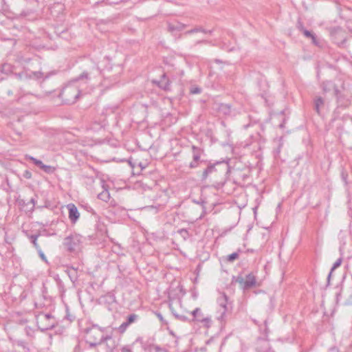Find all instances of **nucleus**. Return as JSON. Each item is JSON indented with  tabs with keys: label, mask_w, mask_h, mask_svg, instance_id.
Instances as JSON below:
<instances>
[{
	"label": "nucleus",
	"mask_w": 352,
	"mask_h": 352,
	"mask_svg": "<svg viewBox=\"0 0 352 352\" xmlns=\"http://www.w3.org/2000/svg\"><path fill=\"white\" fill-rule=\"evenodd\" d=\"M89 73L83 72L78 77L72 80L60 92V96L67 104H74L76 102L81 93L76 85L78 81L83 80L87 83L89 79Z\"/></svg>",
	"instance_id": "f257e3e1"
},
{
	"label": "nucleus",
	"mask_w": 352,
	"mask_h": 352,
	"mask_svg": "<svg viewBox=\"0 0 352 352\" xmlns=\"http://www.w3.org/2000/svg\"><path fill=\"white\" fill-rule=\"evenodd\" d=\"M106 328H100L97 324H93L90 327H87L84 330L85 334V340L89 344L90 348H94L101 344L103 342H107L111 340V336L104 335Z\"/></svg>",
	"instance_id": "f03ea898"
},
{
	"label": "nucleus",
	"mask_w": 352,
	"mask_h": 352,
	"mask_svg": "<svg viewBox=\"0 0 352 352\" xmlns=\"http://www.w3.org/2000/svg\"><path fill=\"white\" fill-rule=\"evenodd\" d=\"M36 321L38 328L41 331L52 329L56 323L54 318L50 314L40 313L36 316Z\"/></svg>",
	"instance_id": "7ed1b4c3"
},
{
	"label": "nucleus",
	"mask_w": 352,
	"mask_h": 352,
	"mask_svg": "<svg viewBox=\"0 0 352 352\" xmlns=\"http://www.w3.org/2000/svg\"><path fill=\"white\" fill-rule=\"evenodd\" d=\"M82 242V236L74 233L64 239L63 245L69 252H75L80 248Z\"/></svg>",
	"instance_id": "20e7f679"
},
{
	"label": "nucleus",
	"mask_w": 352,
	"mask_h": 352,
	"mask_svg": "<svg viewBox=\"0 0 352 352\" xmlns=\"http://www.w3.org/2000/svg\"><path fill=\"white\" fill-rule=\"evenodd\" d=\"M228 296L225 294H221L217 299V303L220 307L219 311V316L217 317L218 320L221 322H223L226 318V313L229 309Z\"/></svg>",
	"instance_id": "39448f33"
},
{
	"label": "nucleus",
	"mask_w": 352,
	"mask_h": 352,
	"mask_svg": "<svg viewBox=\"0 0 352 352\" xmlns=\"http://www.w3.org/2000/svg\"><path fill=\"white\" fill-rule=\"evenodd\" d=\"M335 96L336 97L338 107L346 108L351 105L352 96L348 97L341 94L339 89L336 90Z\"/></svg>",
	"instance_id": "423d86ee"
},
{
	"label": "nucleus",
	"mask_w": 352,
	"mask_h": 352,
	"mask_svg": "<svg viewBox=\"0 0 352 352\" xmlns=\"http://www.w3.org/2000/svg\"><path fill=\"white\" fill-rule=\"evenodd\" d=\"M344 34V32L340 28H335L331 32L333 39L340 47H344L345 44L346 38Z\"/></svg>",
	"instance_id": "0eeeda50"
},
{
	"label": "nucleus",
	"mask_w": 352,
	"mask_h": 352,
	"mask_svg": "<svg viewBox=\"0 0 352 352\" xmlns=\"http://www.w3.org/2000/svg\"><path fill=\"white\" fill-rule=\"evenodd\" d=\"M192 315L194 318V320L201 322L204 324L207 327L210 326L211 319L208 317H204L201 311L199 308H196L195 310L192 311Z\"/></svg>",
	"instance_id": "6e6552de"
},
{
	"label": "nucleus",
	"mask_w": 352,
	"mask_h": 352,
	"mask_svg": "<svg viewBox=\"0 0 352 352\" xmlns=\"http://www.w3.org/2000/svg\"><path fill=\"white\" fill-rule=\"evenodd\" d=\"M69 210V219L72 223H76L80 217V213L77 207L74 204H69L67 206Z\"/></svg>",
	"instance_id": "1a4fd4ad"
},
{
	"label": "nucleus",
	"mask_w": 352,
	"mask_h": 352,
	"mask_svg": "<svg viewBox=\"0 0 352 352\" xmlns=\"http://www.w3.org/2000/svg\"><path fill=\"white\" fill-rule=\"evenodd\" d=\"M219 111L220 113H223L226 116H236L239 113V111H236L232 109L230 104H221L219 107Z\"/></svg>",
	"instance_id": "9d476101"
},
{
	"label": "nucleus",
	"mask_w": 352,
	"mask_h": 352,
	"mask_svg": "<svg viewBox=\"0 0 352 352\" xmlns=\"http://www.w3.org/2000/svg\"><path fill=\"white\" fill-rule=\"evenodd\" d=\"M153 83L157 84L161 89L164 90H169L170 82L166 75L163 74L160 80H153Z\"/></svg>",
	"instance_id": "9b49d317"
},
{
	"label": "nucleus",
	"mask_w": 352,
	"mask_h": 352,
	"mask_svg": "<svg viewBox=\"0 0 352 352\" xmlns=\"http://www.w3.org/2000/svg\"><path fill=\"white\" fill-rule=\"evenodd\" d=\"M256 285V279L255 276L250 273L248 274L245 277L244 285L242 286L243 289H250Z\"/></svg>",
	"instance_id": "f8f14e48"
},
{
	"label": "nucleus",
	"mask_w": 352,
	"mask_h": 352,
	"mask_svg": "<svg viewBox=\"0 0 352 352\" xmlns=\"http://www.w3.org/2000/svg\"><path fill=\"white\" fill-rule=\"evenodd\" d=\"M322 89L324 92L327 93L333 90L334 95L336 94V90L338 89L336 85L331 81H324L322 84Z\"/></svg>",
	"instance_id": "ddd939ff"
},
{
	"label": "nucleus",
	"mask_w": 352,
	"mask_h": 352,
	"mask_svg": "<svg viewBox=\"0 0 352 352\" xmlns=\"http://www.w3.org/2000/svg\"><path fill=\"white\" fill-rule=\"evenodd\" d=\"M220 164L219 162H217V164ZM216 164H209L206 169L203 172L202 174V180H206L209 175L217 171L215 168Z\"/></svg>",
	"instance_id": "4468645a"
},
{
	"label": "nucleus",
	"mask_w": 352,
	"mask_h": 352,
	"mask_svg": "<svg viewBox=\"0 0 352 352\" xmlns=\"http://www.w3.org/2000/svg\"><path fill=\"white\" fill-rule=\"evenodd\" d=\"M192 159L195 160H199L201 155L204 152L203 149L196 146H192Z\"/></svg>",
	"instance_id": "2eb2a0df"
},
{
	"label": "nucleus",
	"mask_w": 352,
	"mask_h": 352,
	"mask_svg": "<svg viewBox=\"0 0 352 352\" xmlns=\"http://www.w3.org/2000/svg\"><path fill=\"white\" fill-rule=\"evenodd\" d=\"M324 104V101L322 98L317 97L314 100V109L316 111L320 114V107H322Z\"/></svg>",
	"instance_id": "dca6fc26"
},
{
	"label": "nucleus",
	"mask_w": 352,
	"mask_h": 352,
	"mask_svg": "<svg viewBox=\"0 0 352 352\" xmlns=\"http://www.w3.org/2000/svg\"><path fill=\"white\" fill-rule=\"evenodd\" d=\"M203 32V33H205V34H207V33H209V34H211L212 32V30H207L201 27H199V28H195L194 29H192L190 30H188V31H186L185 32V34H191L192 33H195V32Z\"/></svg>",
	"instance_id": "f3484780"
},
{
	"label": "nucleus",
	"mask_w": 352,
	"mask_h": 352,
	"mask_svg": "<svg viewBox=\"0 0 352 352\" xmlns=\"http://www.w3.org/2000/svg\"><path fill=\"white\" fill-rule=\"evenodd\" d=\"M98 198L104 201H108L110 199V195L107 190H104L98 194Z\"/></svg>",
	"instance_id": "a211bd4d"
},
{
	"label": "nucleus",
	"mask_w": 352,
	"mask_h": 352,
	"mask_svg": "<svg viewBox=\"0 0 352 352\" xmlns=\"http://www.w3.org/2000/svg\"><path fill=\"white\" fill-rule=\"evenodd\" d=\"M38 237V235H36V234H32V235L30 236V239L31 242L32 243L34 247L36 250H38L41 248L39 245L37 243Z\"/></svg>",
	"instance_id": "6ab92c4d"
},
{
	"label": "nucleus",
	"mask_w": 352,
	"mask_h": 352,
	"mask_svg": "<svg viewBox=\"0 0 352 352\" xmlns=\"http://www.w3.org/2000/svg\"><path fill=\"white\" fill-rule=\"evenodd\" d=\"M342 258H339L333 264V265L331 267V272L328 275V279L330 278L331 277V273L332 272L336 270V268H338V267L340 266L341 263H342Z\"/></svg>",
	"instance_id": "aec40b11"
},
{
	"label": "nucleus",
	"mask_w": 352,
	"mask_h": 352,
	"mask_svg": "<svg viewBox=\"0 0 352 352\" xmlns=\"http://www.w3.org/2000/svg\"><path fill=\"white\" fill-rule=\"evenodd\" d=\"M41 169L46 173H53L55 170V168L51 166L43 165L41 166Z\"/></svg>",
	"instance_id": "412c9836"
},
{
	"label": "nucleus",
	"mask_w": 352,
	"mask_h": 352,
	"mask_svg": "<svg viewBox=\"0 0 352 352\" xmlns=\"http://www.w3.org/2000/svg\"><path fill=\"white\" fill-rule=\"evenodd\" d=\"M138 316L136 314H131L127 317L126 321H125L129 325L135 321Z\"/></svg>",
	"instance_id": "4be33fe9"
},
{
	"label": "nucleus",
	"mask_w": 352,
	"mask_h": 352,
	"mask_svg": "<svg viewBox=\"0 0 352 352\" xmlns=\"http://www.w3.org/2000/svg\"><path fill=\"white\" fill-rule=\"evenodd\" d=\"M30 160L36 165L38 167H39L40 168H41V166L43 165V163L42 162V161L39 160H37L33 157H30Z\"/></svg>",
	"instance_id": "5701e85b"
},
{
	"label": "nucleus",
	"mask_w": 352,
	"mask_h": 352,
	"mask_svg": "<svg viewBox=\"0 0 352 352\" xmlns=\"http://www.w3.org/2000/svg\"><path fill=\"white\" fill-rule=\"evenodd\" d=\"M68 275L72 282L76 280V272L75 269H72V271H68Z\"/></svg>",
	"instance_id": "b1692460"
},
{
	"label": "nucleus",
	"mask_w": 352,
	"mask_h": 352,
	"mask_svg": "<svg viewBox=\"0 0 352 352\" xmlns=\"http://www.w3.org/2000/svg\"><path fill=\"white\" fill-rule=\"evenodd\" d=\"M129 325L126 322H122L118 328L120 333H123Z\"/></svg>",
	"instance_id": "393cba45"
},
{
	"label": "nucleus",
	"mask_w": 352,
	"mask_h": 352,
	"mask_svg": "<svg viewBox=\"0 0 352 352\" xmlns=\"http://www.w3.org/2000/svg\"><path fill=\"white\" fill-rule=\"evenodd\" d=\"M169 307H170V309L172 310L173 314H174V316H175L177 318H178V319H179V320H182V321H185V320L187 319V318H186V316H183V315H179V314H175V313L173 311V308H172V305H171L170 304L169 305Z\"/></svg>",
	"instance_id": "a878e982"
},
{
	"label": "nucleus",
	"mask_w": 352,
	"mask_h": 352,
	"mask_svg": "<svg viewBox=\"0 0 352 352\" xmlns=\"http://www.w3.org/2000/svg\"><path fill=\"white\" fill-rule=\"evenodd\" d=\"M239 257V254L237 252H234L230 254L228 257V261L232 262L236 260Z\"/></svg>",
	"instance_id": "bb28decb"
},
{
	"label": "nucleus",
	"mask_w": 352,
	"mask_h": 352,
	"mask_svg": "<svg viewBox=\"0 0 352 352\" xmlns=\"http://www.w3.org/2000/svg\"><path fill=\"white\" fill-rule=\"evenodd\" d=\"M38 253V255L39 256L41 257V258L45 261V263H47V258L45 256V255L44 254V253L43 252V251L41 250V249H38V250H36Z\"/></svg>",
	"instance_id": "cd10ccee"
},
{
	"label": "nucleus",
	"mask_w": 352,
	"mask_h": 352,
	"mask_svg": "<svg viewBox=\"0 0 352 352\" xmlns=\"http://www.w3.org/2000/svg\"><path fill=\"white\" fill-rule=\"evenodd\" d=\"M199 160H195L194 159H192V161L189 164V167L190 168H197L199 165Z\"/></svg>",
	"instance_id": "c85d7f7f"
},
{
	"label": "nucleus",
	"mask_w": 352,
	"mask_h": 352,
	"mask_svg": "<svg viewBox=\"0 0 352 352\" xmlns=\"http://www.w3.org/2000/svg\"><path fill=\"white\" fill-rule=\"evenodd\" d=\"M302 32L303 34L308 38H311V36L314 35L313 33L305 29H302Z\"/></svg>",
	"instance_id": "c756f323"
},
{
	"label": "nucleus",
	"mask_w": 352,
	"mask_h": 352,
	"mask_svg": "<svg viewBox=\"0 0 352 352\" xmlns=\"http://www.w3.org/2000/svg\"><path fill=\"white\" fill-rule=\"evenodd\" d=\"M311 40H312V43L315 45H317V46H319L320 45V41L319 40L316 38V36L314 34L312 36H311Z\"/></svg>",
	"instance_id": "7c9ffc66"
},
{
	"label": "nucleus",
	"mask_w": 352,
	"mask_h": 352,
	"mask_svg": "<svg viewBox=\"0 0 352 352\" xmlns=\"http://www.w3.org/2000/svg\"><path fill=\"white\" fill-rule=\"evenodd\" d=\"M245 280V279H244L242 276H238L236 281L239 283L242 287L243 285H244Z\"/></svg>",
	"instance_id": "2f4dec72"
},
{
	"label": "nucleus",
	"mask_w": 352,
	"mask_h": 352,
	"mask_svg": "<svg viewBox=\"0 0 352 352\" xmlns=\"http://www.w3.org/2000/svg\"><path fill=\"white\" fill-rule=\"evenodd\" d=\"M190 92L193 94H197L201 93V89L199 87H195L191 89Z\"/></svg>",
	"instance_id": "473e14b6"
},
{
	"label": "nucleus",
	"mask_w": 352,
	"mask_h": 352,
	"mask_svg": "<svg viewBox=\"0 0 352 352\" xmlns=\"http://www.w3.org/2000/svg\"><path fill=\"white\" fill-rule=\"evenodd\" d=\"M199 43H210V42L207 41V40H201V41H197L195 43V45H197V44H199Z\"/></svg>",
	"instance_id": "72a5a7b5"
},
{
	"label": "nucleus",
	"mask_w": 352,
	"mask_h": 352,
	"mask_svg": "<svg viewBox=\"0 0 352 352\" xmlns=\"http://www.w3.org/2000/svg\"><path fill=\"white\" fill-rule=\"evenodd\" d=\"M341 175H342V179L344 181L345 183H346L347 174L344 172H342Z\"/></svg>",
	"instance_id": "f704fd0d"
},
{
	"label": "nucleus",
	"mask_w": 352,
	"mask_h": 352,
	"mask_svg": "<svg viewBox=\"0 0 352 352\" xmlns=\"http://www.w3.org/2000/svg\"><path fill=\"white\" fill-rule=\"evenodd\" d=\"M121 352H132L128 346H124L122 349Z\"/></svg>",
	"instance_id": "c9c22d12"
},
{
	"label": "nucleus",
	"mask_w": 352,
	"mask_h": 352,
	"mask_svg": "<svg viewBox=\"0 0 352 352\" xmlns=\"http://www.w3.org/2000/svg\"><path fill=\"white\" fill-rule=\"evenodd\" d=\"M155 351H156V352H166V350H164V349H161V348H160V347H158V346H156V347L155 348Z\"/></svg>",
	"instance_id": "e433bc0d"
},
{
	"label": "nucleus",
	"mask_w": 352,
	"mask_h": 352,
	"mask_svg": "<svg viewBox=\"0 0 352 352\" xmlns=\"http://www.w3.org/2000/svg\"><path fill=\"white\" fill-rule=\"evenodd\" d=\"M298 28L302 31V29H304L301 23L298 22Z\"/></svg>",
	"instance_id": "4c0bfd02"
},
{
	"label": "nucleus",
	"mask_w": 352,
	"mask_h": 352,
	"mask_svg": "<svg viewBox=\"0 0 352 352\" xmlns=\"http://www.w3.org/2000/svg\"><path fill=\"white\" fill-rule=\"evenodd\" d=\"M25 176L26 178H30L31 176V174L29 172H26Z\"/></svg>",
	"instance_id": "58836bf2"
},
{
	"label": "nucleus",
	"mask_w": 352,
	"mask_h": 352,
	"mask_svg": "<svg viewBox=\"0 0 352 352\" xmlns=\"http://www.w3.org/2000/svg\"><path fill=\"white\" fill-rule=\"evenodd\" d=\"M108 348H109V351L110 352H111V351H112V350L114 349V345H113V346H108Z\"/></svg>",
	"instance_id": "ea45409f"
},
{
	"label": "nucleus",
	"mask_w": 352,
	"mask_h": 352,
	"mask_svg": "<svg viewBox=\"0 0 352 352\" xmlns=\"http://www.w3.org/2000/svg\"><path fill=\"white\" fill-rule=\"evenodd\" d=\"M30 203H32V204H33V206H34V204H35V200H34V198H32V199H30Z\"/></svg>",
	"instance_id": "a19ab883"
},
{
	"label": "nucleus",
	"mask_w": 352,
	"mask_h": 352,
	"mask_svg": "<svg viewBox=\"0 0 352 352\" xmlns=\"http://www.w3.org/2000/svg\"><path fill=\"white\" fill-rule=\"evenodd\" d=\"M19 346H21L23 349H25V348H26V347H25V345L23 342H21V344H19Z\"/></svg>",
	"instance_id": "79ce46f5"
},
{
	"label": "nucleus",
	"mask_w": 352,
	"mask_h": 352,
	"mask_svg": "<svg viewBox=\"0 0 352 352\" xmlns=\"http://www.w3.org/2000/svg\"><path fill=\"white\" fill-rule=\"evenodd\" d=\"M329 352H338V351L336 349H332Z\"/></svg>",
	"instance_id": "37998d69"
},
{
	"label": "nucleus",
	"mask_w": 352,
	"mask_h": 352,
	"mask_svg": "<svg viewBox=\"0 0 352 352\" xmlns=\"http://www.w3.org/2000/svg\"><path fill=\"white\" fill-rule=\"evenodd\" d=\"M96 70L98 74H100V71L99 70V69L98 67L96 68Z\"/></svg>",
	"instance_id": "c03bdc74"
},
{
	"label": "nucleus",
	"mask_w": 352,
	"mask_h": 352,
	"mask_svg": "<svg viewBox=\"0 0 352 352\" xmlns=\"http://www.w3.org/2000/svg\"><path fill=\"white\" fill-rule=\"evenodd\" d=\"M159 318H162V316L160 314H158Z\"/></svg>",
	"instance_id": "a18cd8bd"
},
{
	"label": "nucleus",
	"mask_w": 352,
	"mask_h": 352,
	"mask_svg": "<svg viewBox=\"0 0 352 352\" xmlns=\"http://www.w3.org/2000/svg\"><path fill=\"white\" fill-rule=\"evenodd\" d=\"M159 318H162V316L160 314H158Z\"/></svg>",
	"instance_id": "49530a36"
},
{
	"label": "nucleus",
	"mask_w": 352,
	"mask_h": 352,
	"mask_svg": "<svg viewBox=\"0 0 352 352\" xmlns=\"http://www.w3.org/2000/svg\"><path fill=\"white\" fill-rule=\"evenodd\" d=\"M168 1H171V0H168Z\"/></svg>",
	"instance_id": "de8ad7c7"
},
{
	"label": "nucleus",
	"mask_w": 352,
	"mask_h": 352,
	"mask_svg": "<svg viewBox=\"0 0 352 352\" xmlns=\"http://www.w3.org/2000/svg\"><path fill=\"white\" fill-rule=\"evenodd\" d=\"M351 32H352V30H351Z\"/></svg>",
	"instance_id": "09e8293b"
},
{
	"label": "nucleus",
	"mask_w": 352,
	"mask_h": 352,
	"mask_svg": "<svg viewBox=\"0 0 352 352\" xmlns=\"http://www.w3.org/2000/svg\"><path fill=\"white\" fill-rule=\"evenodd\" d=\"M351 32H352V30H351Z\"/></svg>",
	"instance_id": "8fccbe9b"
}]
</instances>
